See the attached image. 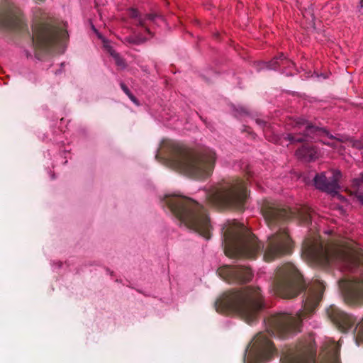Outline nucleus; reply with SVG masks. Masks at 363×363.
I'll return each instance as SVG.
<instances>
[{
	"label": "nucleus",
	"instance_id": "obj_1",
	"mask_svg": "<svg viewBox=\"0 0 363 363\" xmlns=\"http://www.w3.org/2000/svg\"><path fill=\"white\" fill-rule=\"evenodd\" d=\"M262 212L269 227L279 225L276 233L268 236L265 245L247 231L244 234L226 238L224 252L227 256L254 258L262 249L264 260L269 262L291 252L292 242L286 229L279 224L281 220L287 218L286 211L275 206H266L262 208Z\"/></svg>",
	"mask_w": 363,
	"mask_h": 363
},
{
	"label": "nucleus",
	"instance_id": "obj_2",
	"mask_svg": "<svg viewBox=\"0 0 363 363\" xmlns=\"http://www.w3.org/2000/svg\"><path fill=\"white\" fill-rule=\"evenodd\" d=\"M325 289L323 283L317 280L309 287L308 295L305 300L304 310L295 315L279 313L272 317L266 333H259L253 340V346L257 350V359L260 362L268 361L275 352L269 336L286 338L300 331L301 320L306 313H311L321 300Z\"/></svg>",
	"mask_w": 363,
	"mask_h": 363
},
{
	"label": "nucleus",
	"instance_id": "obj_3",
	"mask_svg": "<svg viewBox=\"0 0 363 363\" xmlns=\"http://www.w3.org/2000/svg\"><path fill=\"white\" fill-rule=\"evenodd\" d=\"M305 252L313 262L322 265H337L352 272L363 268V250L353 242L324 245L315 240L306 242Z\"/></svg>",
	"mask_w": 363,
	"mask_h": 363
},
{
	"label": "nucleus",
	"instance_id": "obj_4",
	"mask_svg": "<svg viewBox=\"0 0 363 363\" xmlns=\"http://www.w3.org/2000/svg\"><path fill=\"white\" fill-rule=\"evenodd\" d=\"M164 203L188 228L206 240L211 238V226L206 210L196 201L177 195L166 196Z\"/></svg>",
	"mask_w": 363,
	"mask_h": 363
},
{
	"label": "nucleus",
	"instance_id": "obj_5",
	"mask_svg": "<svg viewBox=\"0 0 363 363\" xmlns=\"http://www.w3.org/2000/svg\"><path fill=\"white\" fill-rule=\"evenodd\" d=\"M169 145L174 153L175 165L184 174L195 179H203L211 174L216 158L212 150L206 148L196 154L178 143L170 142Z\"/></svg>",
	"mask_w": 363,
	"mask_h": 363
},
{
	"label": "nucleus",
	"instance_id": "obj_6",
	"mask_svg": "<svg viewBox=\"0 0 363 363\" xmlns=\"http://www.w3.org/2000/svg\"><path fill=\"white\" fill-rule=\"evenodd\" d=\"M32 30L35 50L47 51L53 45H63L69 36L65 25H57L50 15L40 8L33 11Z\"/></svg>",
	"mask_w": 363,
	"mask_h": 363
},
{
	"label": "nucleus",
	"instance_id": "obj_7",
	"mask_svg": "<svg viewBox=\"0 0 363 363\" xmlns=\"http://www.w3.org/2000/svg\"><path fill=\"white\" fill-rule=\"evenodd\" d=\"M219 305L237 313L249 324L256 320L263 306L259 288L252 286L227 294L219 301Z\"/></svg>",
	"mask_w": 363,
	"mask_h": 363
},
{
	"label": "nucleus",
	"instance_id": "obj_8",
	"mask_svg": "<svg viewBox=\"0 0 363 363\" xmlns=\"http://www.w3.org/2000/svg\"><path fill=\"white\" fill-rule=\"evenodd\" d=\"M248 196L245 182L236 180L212 187L207 193L209 202L222 206L240 208Z\"/></svg>",
	"mask_w": 363,
	"mask_h": 363
},
{
	"label": "nucleus",
	"instance_id": "obj_9",
	"mask_svg": "<svg viewBox=\"0 0 363 363\" xmlns=\"http://www.w3.org/2000/svg\"><path fill=\"white\" fill-rule=\"evenodd\" d=\"M303 287L301 274L293 264H287L278 269L272 290L280 297L292 298L297 296Z\"/></svg>",
	"mask_w": 363,
	"mask_h": 363
},
{
	"label": "nucleus",
	"instance_id": "obj_10",
	"mask_svg": "<svg viewBox=\"0 0 363 363\" xmlns=\"http://www.w3.org/2000/svg\"><path fill=\"white\" fill-rule=\"evenodd\" d=\"M291 125L294 133H288L286 139L291 143H302L310 140H320L323 143L333 147H336V143H330L321 139L323 136L333 138L328 131L323 128L312 125L310 122L302 118H297L292 121Z\"/></svg>",
	"mask_w": 363,
	"mask_h": 363
},
{
	"label": "nucleus",
	"instance_id": "obj_11",
	"mask_svg": "<svg viewBox=\"0 0 363 363\" xmlns=\"http://www.w3.org/2000/svg\"><path fill=\"white\" fill-rule=\"evenodd\" d=\"M315 353L314 338L310 335L295 347L289 348L281 360L282 363H315Z\"/></svg>",
	"mask_w": 363,
	"mask_h": 363
},
{
	"label": "nucleus",
	"instance_id": "obj_12",
	"mask_svg": "<svg viewBox=\"0 0 363 363\" xmlns=\"http://www.w3.org/2000/svg\"><path fill=\"white\" fill-rule=\"evenodd\" d=\"M341 177L340 171L331 169L327 172L316 174L314 177V184L317 189L323 191L335 194L340 188L339 182Z\"/></svg>",
	"mask_w": 363,
	"mask_h": 363
},
{
	"label": "nucleus",
	"instance_id": "obj_13",
	"mask_svg": "<svg viewBox=\"0 0 363 363\" xmlns=\"http://www.w3.org/2000/svg\"><path fill=\"white\" fill-rule=\"evenodd\" d=\"M21 11L9 0L0 10V24L11 28H20L22 25Z\"/></svg>",
	"mask_w": 363,
	"mask_h": 363
},
{
	"label": "nucleus",
	"instance_id": "obj_14",
	"mask_svg": "<svg viewBox=\"0 0 363 363\" xmlns=\"http://www.w3.org/2000/svg\"><path fill=\"white\" fill-rule=\"evenodd\" d=\"M328 314L331 320L342 332L348 331L357 323L356 318L334 306L328 310Z\"/></svg>",
	"mask_w": 363,
	"mask_h": 363
},
{
	"label": "nucleus",
	"instance_id": "obj_15",
	"mask_svg": "<svg viewBox=\"0 0 363 363\" xmlns=\"http://www.w3.org/2000/svg\"><path fill=\"white\" fill-rule=\"evenodd\" d=\"M128 16L133 19L135 25L143 28L150 36H152L151 26L155 23L157 18H160V16L154 14L141 15L135 9H130L128 10Z\"/></svg>",
	"mask_w": 363,
	"mask_h": 363
},
{
	"label": "nucleus",
	"instance_id": "obj_16",
	"mask_svg": "<svg viewBox=\"0 0 363 363\" xmlns=\"http://www.w3.org/2000/svg\"><path fill=\"white\" fill-rule=\"evenodd\" d=\"M345 298L351 304L363 302V277L361 279L351 281L347 284L345 291Z\"/></svg>",
	"mask_w": 363,
	"mask_h": 363
},
{
	"label": "nucleus",
	"instance_id": "obj_17",
	"mask_svg": "<svg viewBox=\"0 0 363 363\" xmlns=\"http://www.w3.org/2000/svg\"><path fill=\"white\" fill-rule=\"evenodd\" d=\"M340 344L333 340H325L323 345V360L320 363H340Z\"/></svg>",
	"mask_w": 363,
	"mask_h": 363
},
{
	"label": "nucleus",
	"instance_id": "obj_18",
	"mask_svg": "<svg viewBox=\"0 0 363 363\" xmlns=\"http://www.w3.org/2000/svg\"><path fill=\"white\" fill-rule=\"evenodd\" d=\"M321 152L315 146L303 145L296 151V156L305 162H312L318 159Z\"/></svg>",
	"mask_w": 363,
	"mask_h": 363
},
{
	"label": "nucleus",
	"instance_id": "obj_19",
	"mask_svg": "<svg viewBox=\"0 0 363 363\" xmlns=\"http://www.w3.org/2000/svg\"><path fill=\"white\" fill-rule=\"evenodd\" d=\"M230 274L235 279L241 282L249 281L252 277V270L245 266H239L232 269Z\"/></svg>",
	"mask_w": 363,
	"mask_h": 363
},
{
	"label": "nucleus",
	"instance_id": "obj_20",
	"mask_svg": "<svg viewBox=\"0 0 363 363\" xmlns=\"http://www.w3.org/2000/svg\"><path fill=\"white\" fill-rule=\"evenodd\" d=\"M288 66L289 67H294V63L287 60L283 53L280 54L278 57H274L272 61L267 63V67L272 69H275L277 67Z\"/></svg>",
	"mask_w": 363,
	"mask_h": 363
},
{
	"label": "nucleus",
	"instance_id": "obj_21",
	"mask_svg": "<svg viewBox=\"0 0 363 363\" xmlns=\"http://www.w3.org/2000/svg\"><path fill=\"white\" fill-rule=\"evenodd\" d=\"M352 186L354 189L357 201L363 205V173L360 174L359 177L352 180Z\"/></svg>",
	"mask_w": 363,
	"mask_h": 363
},
{
	"label": "nucleus",
	"instance_id": "obj_22",
	"mask_svg": "<svg viewBox=\"0 0 363 363\" xmlns=\"http://www.w3.org/2000/svg\"><path fill=\"white\" fill-rule=\"evenodd\" d=\"M298 217L304 223H312V211L308 208H299L298 209Z\"/></svg>",
	"mask_w": 363,
	"mask_h": 363
},
{
	"label": "nucleus",
	"instance_id": "obj_23",
	"mask_svg": "<svg viewBox=\"0 0 363 363\" xmlns=\"http://www.w3.org/2000/svg\"><path fill=\"white\" fill-rule=\"evenodd\" d=\"M355 342L357 345H359L360 342H363V318L361 320L358 321L355 328Z\"/></svg>",
	"mask_w": 363,
	"mask_h": 363
},
{
	"label": "nucleus",
	"instance_id": "obj_24",
	"mask_svg": "<svg viewBox=\"0 0 363 363\" xmlns=\"http://www.w3.org/2000/svg\"><path fill=\"white\" fill-rule=\"evenodd\" d=\"M107 50L109 54L114 59L116 65L121 67V69H124L125 67V62L124 60L120 56V55L109 46L107 47Z\"/></svg>",
	"mask_w": 363,
	"mask_h": 363
},
{
	"label": "nucleus",
	"instance_id": "obj_25",
	"mask_svg": "<svg viewBox=\"0 0 363 363\" xmlns=\"http://www.w3.org/2000/svg\"><path fill=\"white\" fill-rule=\"evenodd\" d=\"M147 40L145 37H129L128 41L133 44H140Z\"/></svg>",
	"mask_w": 363,
	"mask_h": 363
},
{
	"label": "nucleus",
	"instance_id": "obj_26",
	"mask_svg": "<svg viewBox=\"0 0 363 363\" xmlns=\"http://www.w3.org/2000/svg\"><path fill=\"white\" fill-rule=\"evenodd\" d=\"M352 146L357 149H363V141L355 140L352 142Z\"/></svg>",
	"mask_w": 363,
	"mask_h": 363
},
{
	"label": "nucleus",
	"instance_id": "obj_27",
	"mask_svg": "<svg viewBox=\"0 0 363 363\" xmlns=\"http://www.w3.org/2000/svg\"><path fill=\"white\" fill-rule=\"evenodd\" d=\"M120 85H121L122 90L124 91V93L126 95H128L130 93H131L130 91L129 90V89L128 88V86L123 82H121L120 84Z\"/></svg>",
	"mask_w": 363,
	"mask_h": 363
},
{
	"label": "nucleus",
	"instance_id": "obj_28",
	"mask_svg": "<svg viewBox=\"0 0 363 363\" xmlns=\"http://www.w3.org/2000/svg\"><path fill=\"white\" fill-rule=\"evenodd\" d=\"M128 98L136 105H139V103L137 100V99L132 94V93H130L128 95H127Z\"/></svg>",
	"mask_w": 363,
	"mask_h": 363
},
{
	"label": "nucleus",
	"instance_id": "obj_29",
	"mask_svg": "<svg viewBox=\"0 0 363 363\" xmlns=\"http://www.w3.org/2000/svg\"><path fill=\"white\" fill-rule=\"evenodd\" d=\"M247 113V111H246V110L245 108H240V114H241V113Z\"/></svg>",
	"mask_w": 363,
	"mask_h": 363
},
{
	"label": "nucleus",
	"instance_id": "obj_30",
	"mask_svg": "<svg viewBox=\"0 0 363 363\" xmlns=\"http://www.w3.org/2000/svg\"><path fill=\"white\" fill-rule=\"evenodd\" d=\"M96 35H98V37L101 38L100 35H99V33H96Z\"/></svg>",
	"mask_w": 363,
	"mask_h": 363
},
{
	"label": "nucleus",
	"instance_id": "obj_31",
	"mask_svg": "<svg viewBox=\"0 0 363 363\" xmlns=\"http://www.w3.org/2000/svg\"><path fill=\"white\" fill-rule=\"evenodd\" d=\"M96 35H98V37L101 38L100 35H99V33H96Z\"/></svg>",
	"mask_w": 363,
	"mask_h": 363
}]
</instances>
